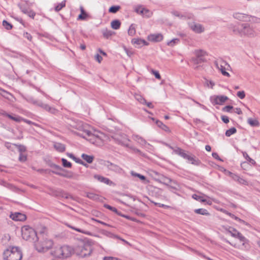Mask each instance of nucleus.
I'll return each mask as SVG.
<instances>
[{
    "instance_id": "f257e3e1",
    "label": "nucleus",
    "mask_w": 260,
    "mask_h": 260,
    "mask_svg": "<svg viewBox=\"0 0 260 260\" xmlns=\"http://www.w3.org/2000/svg\"><path fill=\"white\" fill-rule=\"evenodd\" d=\"M87 126V125H84L81 122H79L73 125L74 128L80 132H74L75 134L84 139H86V136L91 137V138L89 139V141L94 144L95 142L94 140L95 138L100 139V137L96 134V132H95L94 133H92L91 131L87 129L86 128Z\"/></svg>"
},
{
    "instance_id": "f03ea898",
    "label": "nucleus",
    "mask_w": 260,
    "mask_h": 260,
    "mask_svg": "<svg viewBox=\"0 0 260 260\" xmlns=\"http://www.w3.org/2000/svg\"><path fill=\"white\" fill-rule=\"evenodd\" d=\"M22 257V251L18 246H10L3 252V258L5 260H21Z\"/></svg>"
},
{
    "instance_id": "7ed1b4c3",
    "label": "nucleus",
    "mask_w": 260,
    "mask_h": 260,
    "mask_svg": "<svg viewBox=\"0 0 260 260\" xmlns=\"http://www.w3.org/2000/svg\"><path fill=\"white\" fill-rule=\"evenodd\" d=\"M21 234L22 238L24 240L34 243L35 244L39 239V237L38 236L37 232L28 225H24L22 227Z\"/></svg>"
},
{
    "instance_id": "20e7f679",
    "label": "nucleus",
    "mask_w": 260,
    "mask_h": 260,
    "mask_svg": "<svg viewBox=\"0 0 260 260\" xmlns=\"http://www.w3.org/2000/svg\"><path fill=\"white\" fill-rule=\"evenodd\" d=\"M91 243V241H88L87 243L78 245L75 249L77 255L81 257H86L90 256L93 250Z\"/></svg>"
},
{
    "instance_id": "39448f33",
    "label": "nucleus",
    "mask_w": 260,
    "mask_h": 260,
    "mask_svg": "<svg viewBox=\"0 0 260 260\" xmlns=\"http://www.w3.org/2000/svg\"><path fill=\"white\" fill-rule=\"evenodd\" d=\"M40 241H38L35 244L36 250L39 252H44L51 248L53 245V241L45 237L44 239H40Z\"/></svg>"
},
{
    "instance_id": "423d86ee",
    "label": "nucleus",
    "mask_w": 260,
    "mask_h": 260,
    "mask_svg": "<svg viewBox=\"0 0 260 260\" xmlns=\"http://www.w3.org/2000/svg\"><path fill=\"white\" fill-rule=\"evenodd\" d=\"M72 250L73 249L71 247L63 245L56 248L54 251V255L59 258H66L71 255Z\"/></svg>"
},
{
    "instance_id": "0eeeda50",
    "label": "nucleus",
    "mask_w": 260,
    "mask_h": 260,
    "mask_svg": "<svg viewBox=\"0 0 260 260\" xmlns=\"http://www.w3.org/2000/svg\"><path fill=\"white\" fill-rule=\"evenodd\" d=\"M239 26L241 27V36H246L249 37H254L256 36V33L252 26L248 23L239 24Z\"/></svg>"
},
{
    "instance_id": "6e6552de",
    "label": "nucleus",
    "mask_w": 260,
    "mask_h": 260,
    "mask_svg": "<svg viewBox=\"0 0 260 260\" xmlns=\"http://www.w3.org/2000/svg\"><path fill=\"white\" fill-rule=\"evenodd\" d=\"M18 6L23 13L26 14L28 16L32 19L34 18L36 13L31 10L27 4H18Z\"/></svg>"
},
{
    "instance_id": "1a4fd4ad",
    "label": "nucleus",
    "mask_w": 260,
    "mask_h": 260,
    "mask_svg": "<svg viewBox=\"0 0 260 260\" xmlns=\"http://www.w3.org/2000/svg\"><path fill=\"white\" fill-rule=\"evenodd\" d=\"M227 100L228 98L225 95H214L210 97V101L213 105H222Z\"/></svg>"
},
{
    "instance_id": "9d476101",
    "label": "nucleus",
    "mask_w": 260,
    "mask_h": 260,
    "mask_svg": "<svg viewBox=\"0 0 260 260\" xmlns=\"http://www.w3.org/2000/svg\"><path fill=\"white\" fill-rule=\"evenodd\" d=\"M104 165L109 170L113 171L116 173L121 174L123 172V170L121 167L116 164L110 162L109 161H105Z\"/></svg>"
},
{
    "instance_id": "9b49d317",
    "label": "nucleus",
    "mask_w": 260,
    "mask_h": 260,
    "mask_svg": "<svg viewBox=\"0 0 260 260\" xmlns=\"http://www.w3.org/2000/svg\"><path fill=\"white\" fill-rule=\"evenodd\" d=\"M171 14L174 16L183 20L192 19L194 17L193 15L191 13H185L184 14H182L179 11L175 10L172 11L171 12Z\"/></svg>"
},
{
    "instance_id": "f8f14e48",
    "label": "nucleus",
    "mask_w": 260,
    "mask_h": 260,
    "mask_svg": "<svg viewBox=\"0 0 260 260\" xmlns=\"http://www.w3.org/2000/svg\"><path fill=\"white\" fill-rule=\"evenodd\" d=\"M233 17L234 18L238 19L240 21L249 22L251 21L250 18L253 17L251 15H249L246 14L240 13H235L233 14Z\"/></svg>"
},
{
    "instance_id": "ddd939ff",
    "label": "nucleus",
    "mask_w": 260,
    "mask_h": 260,
    "mask_svg": "<svg viewBox=\"0 0 260 260\" xmlns=\"http://www.w3.org/2000/svg\"><path fill=\"white\" fill-rule=\"evenodd\" d=\"M135 12L146 17H150L152 13L147 9L143 8L142 6H138L135 8Z\"/></svg>"
},
{
    "instance_id": "4468645a",
    "label": "nucleus",
    "mask_w": 260,
    "mask_h": 260,
    "mask_svg": "<svg viewBox=\"0 0 260 260\" xmlns=\"http://www.w3.org/2000/svg\"><path fill=\"white\" fill-rule=\"evenodd\" d=\"M190 28L194 32L200 34L203 32L205 29L203 26L199 23H196L195 22H192L189 24Z\"/></svg>"
},
{
    "instance_id": "2eb2a0df",
    "label": "nucleus",
    "mask_w": 260,
    "mask_h": 260,
    "mask_svg": "<svg viewBox=\"0 0 260 260\" xmlns=\"http://www.w3.org/2000/svg\"><path fill=\"white\" fill-rule=\"evenodd\" d=\"M10 217L11 218H12V220L15 221H23L25 220L26 219V216L25 214L20 212L12 213Z\"/></svg>"
},
{
    "instance_id": "dca6fc26",
    "label": "nucleus",
    "mask_w": 260,
    "mask_h": 260,
    "mask_svg": "<svg viewBox=\"0 0 260 260\" xmlns=\"http://www.w3.org/2000/svg\"><path fill=\"white\" fill-rule=\"evenodd\" d=\"M38 106L43 108L46 111L53 114H56L58 112V111L55 108L50 107L48 105L44 104L42 102L38 103Z\"/></svg>"
},
{
    "instance_id": "f3484780",
    "label": "nucleus",
    "mask_w": 260,
    "mask_h": 260,
    "mask_svg": "<svg viewBox=\"0 0 260 260\" xmlns=\"http://www.w3.org/2000/svg\"><path fill=\"white\" fill-rule=\"evenodd\" d=\"M132 43L136 47L140 48L143 46L148 45V43L144 40L139 38H134L132 40Z\"/></svg>"
},
{
    "instance_id": "a211bd4d",
    "label": "nucleus",
    "mask_w": 260,
    "mask_h": 260,
    "mask_svg": "<svg viewBox=\"0 0 260 260\" xmlns=\"http://www.w3.org/2000/svg\"><path fill=\"white\" fill-rule=\"evenodd\" d=\"M230 177L235 181H237L239 184L247 185V181L244 179L243 178L240 177L239 175L230 172Z\"/></svg>"
},
{
    "instance_id": "6ab92c4d",
    "label": "nucleus",
    "mask_w": 260,
    "mask_h": 260,
    "mask_svg": "<svg viewBox=\"0 0 260 260\" xmlns=\"http://www.w3.org/2000/svg\"><path fill=\"white\" fill-rule=\"evenodd\" d=\"M148 38L150 40L153 42H160L163 39V36L160 34L150 35Z\"/></svg>"
},
{
    "instance_id": "aec40b11",
    "label": "nucleus",
    "mask_w": 260,
    "mask_h": 260,
    "mask_svg": "<svg viewBox=\"0 0 260 260\" xmlns=\"http://www.w3.org/2000/svg\"><path fill=\"white\" fill-rule=\"evenodd\" d=\"M115 141L117 144L119 145L127 148L129 147V145L128 143V142L129 141V140L126 138H123L122 140L119 139L118 138H115Z\"/></svg>"
},
{
    "instance_id": "412c9836",
    "label": "nucleus",
    "mask_w": 260,
    "mask_h": 260,
    "mask_svg": "<svg viewBox=\"0 0 260 260\" xmlns=\"http://www.w3.org/2000/svg\"><path fill=\"white\" fill-rule=\"evenodd\" d=\"M94 178L98 180L99 181L104 183L106 184H110L112 183V181L108 178L103 177L100 175H95L94 176Z\"/></svg>"
},
{
    "instance_id": "4be33fe9",
    "label": "nucleus",
    "mask_w": 260,
    "mask_h": 260,
    "mask_svg": "<svg viewBox=\"0 0 260 260\" xmlns=\"http://www.w3.org/2000/svg\"><path fill=\"white\" fill-rule=\"evenodd\" d=\"M66 225L68 227H69V228H70L71 229H73L74 230H75V231H77L78 232H80V233H81L87 235H91V232H90L89 231H85V230H82V229H80V228H76L75 226H73L70 225V224H69L68 223H66Z\"/></svg>"
},
{
    "instance_id": "5701e85b",
    "label": "nucleus",
    "mask_w": 260,
    "mask_h": 260,
    "mask_svg": "<svg viewBox=\"0 0 260 260\" xmlns=\"http://www.w3.org/2000/svg\"><path fill=\"white\" fill-rule=\"evenodd\" d=\"M80 10L81 12V14L79 15L77 20H84L86 19L87 17H88V15L86 13L85 11L84 10L83 7L82 6H80Z\"/></svg>"
},
{
    "instance_id": "b1692460",
    "label": "nucleus",
    "mask_w": 260,
    "mask_h": 260,
    "mask_svg": "<svg viewBox=\"0 0 260 260\" xmlns=\"http://www.w3.org/2000/svg\"><path fill=\"white\" fill-rule=\"evenodd\" d=\"M216 67L221 71L222 74L226 77H230V74L225 71V68L222 64H219L217 62H215Z\"/></svg>"
},
{
    "instance_id": "393cba45",
    "label": "nucleus",
    "mask_w": 260,
    "mask_h": 260,
    "mask_svg": "<svg viewBox=\"0 0 260 260\" xmlns=\"http://www.w3.org/2000/svg\"><path fill=\"white\" fill-rule=\"evenodd\" d=\"M222 212L224 213H225L226 215H228L229 216H230L231 217H232V218L235 219L236 220H237V221H239L240 222L242 223H243L244 224H246V225L247 224V223L245 221H244L243 220H242V219H240V218L237 217L236 216H235L233 214L228 212V211L223 210Z\"/></svg>"
},
{
    "instance_id": "a878e982",
    "label": "nucleus",
    "mask_w": 260,
    "mask_h": 260,
    "mask_svg": "<svg viewBox=\"0 0 260 260\" xmlns=\"http://www.w3.org/2000/svg\"><path fill=\"white\" fill-rule=\"evenodd\" d=\"M85 197L93 201H100V197L93 192H85Z\"/></svg>"
},
{
    "instance_id": "bb28decb",
    "label": "nucleus",
    "mask_w": 260,
    "mask_h": 260,
    "mask_svg": "<svg viewBox=\"0 0 260 260\" xmlns=\"http://www.w3.org/2000/svg\"><path fill=\"white\" fill-rule=\"evenodd\" d=\"M133 138L134 140L137 141L138 143L142 145H145L147 144L146 141L139 135H134Z\"/></svg>"
},
{
    "instance_id": "cd10ccee",
    "label": "nucleus",
    "mask_w": 260,
    "mask_h": 260,
    "mask_svg": "<svg viewBox=\"0 0 260 260\" xmlns=\"http://www.w3.org/2000/svg\"><path fill=\"white\" fill-rule=\"evenodd\" d=\"M186 159L191 161V163L192 165L196 166H199L201 164V161L199 159L197 158L195 156H191L188 155L187 158Z\"/></svg>"
},
{
    "instance_id": "c85d7f7f",
    "label": "nucleus",
    "mask_w": 260,
    "mask_h": 260,
    "mask_svg": "<svg viewBox=\"0 0 260 260\" xmlns=\"http://www.w3.org/2000/svg\"><path fill=\"white\" fill-rule=\"evenodd\" d=\"M54 147L59 152H63L66 150L65 145L60 143H55L54 144Z\"/></svg>"
},
{
    "instance_id": "c756f323",
    "label": "nucleus",
    "mask_w": 260,
    "mask_h": 260,
    "mask_svg": "<svg viewBox=\"0 0 260 260\" xmlns=\"http://www.w3.org/2000/svg\"><path fill=\"white\" fill-rule=\"evenodd\" d=\"M2 114L3 115H6L8 117H9L10 119H11L15 121H16V122H20L22 119V118L19 116H15V115L13 116V115H10L9 114L6 113L5 111H3V112L2 113Z\"/></svg>"
},
{
    "instance_id": "7c9ffc66",
    "label": "nucleus",
    "mask_w": 260,
    "mask_h": 260,
    "mask_svg": "<svg viewBox=\"0 0 260 260\" xmlns=\"http://www.w3.org/2000/svg\"><path fill=\"white\" fill-rule=\"evenodd\" d=\"M194 213L201 214L203 215H206L209 216L210 215L209 212L205 209L203 208H200V209H197L194 210Z\"/></svg>"
},
{
    "instance_id": "2f4dec72",
    "label": "nucleus",
    "mask_w": 260,
    "mask_h": 260,
    "mask_svg": "<svg viewBox=\"0 0 260 260\" xmlns=\"http://www.w3.org/2000/svg\"><path fill=\"white\" fill-rule=\"evenodd\" d=\"M121 22L119 20L115 19L111 22V27L114 29H118L120 28Z\"/></svg>"
},
{
    "instance_id": "473e14b6",
    "label": "nucleus",
    "mask_w": 260,
    "mask_h": 260,
    "mask_svg": "<svg viewBox=\"0 0 260 260\" xmlns=\"http://www.w3.org/2000/svg\"><path fill=\"white\" fill-rule=\"evenodd\" d=\"M156 124L159 127L161 128L162 129H163L165 132H170V128H169V127H168L167 125L164 124L161 121H160L159 120H157L156 121Z\"/></svg>"
},
{
    "instance_id": "72a5a7b5",
    "label": "nucleus",
    "mask_w": 260,
    "mask_h": 260,
    "mask_svg": "<svg viewBox=\"0 0 260 260\" xmlns=\"http://www.w3.org/2000/svg\"><path fill=\"white\" fill-rule=\"evenodd\" d=\"M81 157L84 160H85L87 162H88L89 164L92 162V161L93 160V158H94L93 156L88 155L84 154V153L82 154Z\"/></svg>"
},
{
    "instance_id": "f704fd0d",
    "label": "nucleus",
    "mask_w": 260,
    "mask_h": 260,
    "mask_svg": "<svg viewBox=\"0 0 260 260\" xmlns=\"http://www.w3.org/2000/svg\"><path fill=\"white\" fill-rule=\"evenodd\" d=\"M130 173L132 176L138 177L142 181H145L146 180V178L145 176L137 173L133 171H132Z\"/></svg>"
},
{
    "instance_id": "c9c22d12",
    "label": "nucleus",
    "mask_w": 260,
    "mask_h": 260,
    "mask_svg": "<svg viewBox=\"0 0 260 260\" xmlns=\"http://www.w3.org/2000/svg\"><path fill=\"white\" fill-rule=\"evenodd\" d=\"M38 236L39 237V239H44V238L47 237L46 235V228L44 227L39 231V234H38Z\"/></svg>"
},
{
    "instance_id": "e433bc0d",
    "label": "nucleus",
    "mask_w": 260,
    "mask_h": 260,
    "mask_svg": "<svg viewBox=\"0 0 260 260\" xmlns=\"http://www.w3.org/2000/svg\"><path fill=\"white\" fill-rule=\"evenodd\" d=\"M247 122L251 126H258L259 125V122L256 119H253L252 118H248Z\"/></svg>"
},
{
    "instance_id": "4c0bfd02",
    "label": "nucleus",
    "mask_w": 260,
    "mask_h": 260,
    "mask_svg": "<svg viewBox=\"0 0 260 260\" xmlns=\"http://www.w3.org/2000/svg\"><path fill=\"white\" fill-rule=\"evenodd\" d=\"M113 34H114V32L107 29L103 30V35L106 39H108Z\"/></svg>"
},
{
    "instance_id": "58836bf2",
    "label": "nucleus",
    "mask_w": 260,
    "mask_h": 260,
    "mask_svg": "<svg viewBox=\"0 0 260 260\" xmlns=\"http://www.w3.org/2000/svg\"><path fill=\"white\" fill-rule=\"evenodd\" d=\"M194 53H195V55L196 56L201 57L202 58H205L204 56L206 54V52L203 50H196Z\"/></svg>"
},
{
    "instance_id": "ea45409f",
    "label": "nucleus",
    "mask_w": 260,
    "mask_h": 260,
    "mask_svg": "<svg viewBox=\"0 0 260 260\" xmlns=\"http://www.w3.org/2000/svg\"><path fill=\"white\" fill-rule=\"evenodd\" d=\"M191 60L193 63L198 64L205 61V59L196 56V57L192 58Z\"/></svg>"
},
{
    "instance_id": "a19ab883",
    "label": "nucleus",
    "mask_w": 260,
    "mask_h": 260,
    "mask_svg": "<svg viewBox=\"0 0 260 260\" xmlns=\"http://www.w3.org/2000/svg\"><path fill=\"white\" fill-rule=\"evenodd\" d=\"M228 231L229 233L231 234V236L234 238H236V236H237V233H239V232H238L237 230L232 227H230L228 229Z\"/></svg>"
},
{
    "instance_id": "79ce46f5",
    "label": "nucleus",
    "mask_w": 260,
    "mask_h": 260,
    "mask_svg": "<svg viewBox=\"0 0 260 260\" xmlns=\"http://www.w3.org/2000/svg\"><path fill=\"white\" fill-rule=\"evenodd\" d=\"M237 132V129L235 127H233L225 132V136L226 137H230L231 135L235 134Z\"/></svg>"
},
{
    "instance_id": "37998d69",
    "label": "nucleus",
    "mask_w": 260,
    "mask_h": 260,
    "mask_svg": "<svg viewBox=\"0 0 260 260\" xmlns=\"http://www.w3.org/2000/svg\"><path fill=\"white\" fill-rule=\"evenodd\" d=\"M237 234V236H236V238L239 239L240 241L243 242V245L245 244V243H246L248 241V240L244 236H243L240 232Z\"/></svg>"
},
{
    "instance_id": "c03bdc74",
    "label": "nucleus",
    "mask_w": 260,
    "mask_h": 260,
    "mask_svg": "<svg viewBox=\"0 0 260 260\" xmlns=\"http://www.w3.org/2000/svg\"><path fill=\"white\" fill-rule=\"evenodd\" d=\"M66 1H63L61 3L58 4L55 7V11L56 12H59L60 10H61L63 7L66 6Z\"/></svg>"
},
{
    "instance_id": "a18cd8bd",
    "label": "nucleus",
    "mask_w": 260,
    "mask_h": 260,
    "mask_svg": "<svg viewBox=\"0 0 260 260\" xmlns=\"http://www.w3.org/2000/svg\"><path fill=\"white\" fill-rule=\"evenodd\" d=\"M230 27L232 29L233 31L235 34H239V35H241V28H239L238 27H237V26H236L235 25H233V24H231Z\"/></svg>"
},
{
    "instance_id": "49530a36",
    "label": "nucleus",
    "mask_w": 260,
    "mask_h": 260,
    "mask_svg": "<svg viewBox=\"0 0 260 260\" xmlns=\"http://www.w3.org/2000/svg\"><path fill=\"white\" fill-rule=\"evenodd\" d=\"M120 9V7L119 6H113L109 8V12L112 13H116Z\"/></svg>"
},
{
    "instance_id": "de8ad7c7",
    "label": "nucleus",
    "mask_w": 260,
    "mask_h": 260,
    "mask_svg": "<svg viewBox=\"0 0 260 260\" xmlns=\"http://www.w3.org/2000/svg\"><path fill=\"white\" fill-rule=\"evenodd\" d=\"M61 161L62 163V166L64 168H71L72 167V164L68 161L66 159L64 158H61Z\"/></svg>"
},
{
    "instance_id": "09e8293b",
    "label": "nucleus",
    "mask_w": 260,
    "mask_h": 260,
    "mask_svg": "<svg viewBox=\"0 0 260 260\" xmlns=\"http://www.w3.org/2000/svg\"><path fill=\"white\" fill-rule=\"evenodd\" d=\"M136 33V29L134 24H131L128 30V34L131 36H133Z\"/></svg>"
},
{
    "instance_id": "8fccbe9b",
    "label": "nucleus",
    "mask_w": 260,
    "mask_h": 260,
    "mask_svg": "<svg viewBox=\"0 0 260 260\" xmlns=\"http://www.w3.org/2000/svg\"><path fill=\"white\" fill-rule=\"evenodd\" d=\"M3 25L7 30H10L13 27V25L5 20L3 21Z\"/></svg>"
},
{
    "instance_id": "3c124183",
    "label": "nucleus",
    "mask_w": 260,
    "mask_h": 260,
    "mask_svg": "<svg viewBox=\"0 0 260 260\" xmlns=\"http://www.w3.org/2000/svg\"><path fill=\"white\" fill-rule=\"evenodd\" d=\"M192 198L200 202H205L206 201V200L203 199V198L201 196H198L196 194H193L192 196Z\"/></svg>"
},
{
    "instance_id": "603ef678",
    "label": "nucleus",
    "mask_w": 260,
    "mask_h": 260,
    "mask_svg": "<svg viewBox=\"0 0 260 260\" xmlns=\"http://www.w3.org/2000/svg\"><path fill=\"white\" fill-rule=\"evenodd\" d=\"M61 198H64L67 199H71L72 200H74V198L73 196H72L71 194H70L68 192H65L63 190L62 191Z\"/></svg>"
},
{
    "instance_id": "864d4df0",
    "label": "nucleus",
    "mask_w": 260,
    "mask_h": 260,
    "mask_svg": "<svg viewBox=\"0 0 260 260\" xmlns=\"http://www.w3.org/2000/svg\"><path fill=\"white\" fill-rule=\"evenodd\" d=\"M179 41H180V40L179 39L175 38V39H173L172 40H171L170 41L168 42L167 43V44L169 46H173L175 44H178L179 42Z\"/></svg>"
},
{
    "instance_id": "5fc2aeb1",
    "label": "nucleus",
    "mask_w": 260,
    "mask_h": 260,
    "mask_svg": "<svg viewBox=\"0 0 260 260\" xmlns=\"http://www.w3.org/2000/svg\"><path fill=\"white\" fill-rule=\"evenodd\" d=\"M63 190L61 189H57L53 191V194L56 197H61Z\"/></svg>"
},
{
    "instance_id": "6e6d98bb",
    "label": "nucleus",
    "mask_w": 260,
    "mask_h": 260,
    "mask_svg": "<svg viewBox=\"0 0 260 260\" xmlns=\"http://www.w3.org/2000/svg\"><path fill=\"white\" fill-rule=\"evenodd\" d=\"M104 207L114 212H115V213H118V210L117 209L115 208V207H113L109 205H108V204H104Z\"/></svg>"
},
{
    "instance_id": "4d7b16f0",
    "label": "nucleus",
    "mask_w": 260,
    "mask_h": 260,
    "mask_svg": "<svg viewBox=\"0 0 260 260\" xmlns=\"http://www.w3.org/2000/svg\"><path fill=\"white\" fill-rule=\"evenodd\" d=\"M242 153H243V156L245 158V159L247 161H249L250 162H251L252 164L255 162L253 159H252L249 156V155L246 152H242Z\"/></svg>"
},
{
    "instance_id": "13d9d810",
    "label": "nucleus",
    "mask_w": 260,
    "mask_h": 260,
    "mask_svg": "<svg viewBox=\"0 0 260 260\" xmlns=\"http://www.w3.org/2000/svg\"><path fill=\"white\" fill-rule=\"evenodd\" d=\"M141 100L140 101V103H141L142 104H146L147 106L149 108H152L153 107L152 104L150 102H147L146 100L144 99V98H141Z\"/></svg>"
},
{
    "instance_id": "bf43d9fd",
    "label": "nucleus",
    "mask_w": 260,
    "mask_h": 260,
    "mask_svg": "<svg viewBox=\"0 0 260 260\" xmlns=\"http://www.w3.org/2000/svg\"><path fill=\"white\" fill-rule=\"evenodd\" d=\"M16 146L18 147L20 153H22V152H25L26 150V147L23 145H16Z\"/></svg>"
},
{
    "instance_id": "052dcab7",
    "label": "nucleus",
    "mask_w": 260,
    "mask_h": 260,
    "mask_svg": "<svg viewBox=\"0 0 260 260\" xmlns=\"http://www.w3.org/2000/svg\"><path fill=\"white\" fill-rule=\"evenodd\" d=\"M27 159V156L26 155L23 153H19V160L21 162H24Z\"/></svg>"
},
{
    "instance_id": "680f3d73",
    "label": "nucleus",
    "mask_w": 260,
    "mask_h": 260,
    "mask_svg": "<svg viewBox=\"0 0 260 260\" xmlns=\"http://www.w3.org/2000/svg\"><path fill=\"white\" fill-rule=\"evenodd\" d=\"M233 109V107L232 106L228 105L223 108L222 111L227 112H231V110Z\"/></svg>"
},
{
    "instance_id": "e2e57ef3",
    "label": "nucleus",
    "mask_w": 260,
    "mask_h": 260,
    "mask_svg": "<svg viewBox=\"0 0 260 260\" xmlns=\"http://www.w3.org/2000/svg\"><path fill=\"white\" fill-rule=\"evenodd\" d=\"M237 95L240 99H243L245 97V93L244 91H238Z\"/></svg>"
},
{
    "instance_id": "0e129e2a",
    "label": "nucleus",
    "mask_w": 260,
    "mask_h": 260,
    "mask_svg": "<svg viewBox=\"0 0 260 260\" xmlns=\"http://www.w3.org/2000/svg\"><path fill=\"white\" fill-rule=\"evenodd\" d=\"M51 167L53 168H54L57 171H64V170L60 166L54 164H52Z\"/></svg>"
},
{
    "instance_id": "69168bd1",
    "label": "nucleus",
    "mask_w": 260,
    "mask_h": 260,
    "mask_svg": "<svg viewBox=\"0 0 260 260\" xmlns=\"http://www.w3.org/2000/svg\"><path fill=\"white\" fill-rule=\"evenodd\" d=\"M73 160H75V161L78 164L82 165L83 166L86 165L85 162L79 158H77V157H75L74 158H73Z\"/></svg>"
},
{
    "instance_id": "338daca9",
    "label": "nucleus",
    "mask_w": 260,
    "mask_h": 260,
    "mask_svg": "<svg viewBox=\"0 0 260 260\" xmlns=\"http://www.w3.org/2000/svg\"><path fill=\"white\" fill-rule=\"evenodd\" d=\"M152 73L153 74V75L155 76V77L156 79H160L161 77H160V75L158 71L152 70Z\"/></svg>"
},
{
    "instance_id": "774afa93",
    "label": "nucleus",
    "mask_w": 260,
    "mask_h": 260,
    "mask_svg": "<svg viewBox=\"0 0 260 260\" xmlns=\"http://www.w3.org/2000/svg\"><path fill=\"white\" fill-rule=\"evenodd\" d=\"M221 119L222 121L225 123H228L229 122V118L228 116L223 115L221 116Z\"/></svg>"
}]
</instances>
